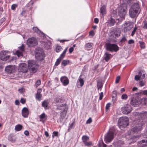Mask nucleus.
I'll list each match as a JSON object with an SVG mask.
<instances>
[{
  "mask_svg": "<svg viewBox=\"0 0 147 147\" xmlns=\"http://www.w3.org/2000/svg\"><path fill=\"white\" fill-rule=\"evenodd\" d=\"M139 6L138 3H134L129 9V13L130 17L134 18L138 14L139 10Z\"/></svg>",
  "mask_w": 147,
  "mask_h": 147,
  "instance_id": "nucleus-1",
  "label": "nucleus"
},
{
  "mask_svg": "<svg viewBox=\"0 0 147 147\" xmlns=\"http://www.w3.org/2000/svg\"><path fill=\"white\" fill-rule=\"evenodd\" d=\"M128 124V119L127 117H120L118 121V125L121 129L126 127Z\"/></svg>",
  "mask_w": 147,
  "mask_h": 147,
  "instance_id": "nucleus-2",
  "label": "nucleus"
},
{
  "mask_svg": "<svg viewBox=\"0 0 147 147\" xmlns=\"http://www.w3.org/2000/svg\"><path fill=\"white\" fill-rule=\"evenodd\" d=\"M105 47L107 51H114L116 52L119 50V47L116 44H111L110 43H108L105 45Z\"/></svg>",
  "mask_w": 147,
  "mask_h": 147,
  "instance_id": "nucleus-3",
  "label": "nucleus"
},
{
  "mask_svg": "<svg viewBox=\"0 0 147 147\" xmlns=\"http://www.w3.org/2000/svg\"><path fill=\"white\" fill-rule=\"evenodd\" d=\"M10 52L8 51H2L0 53V59L3 61H6L10 57Z\"/></svg>",
  "mask_w": 147,
  "mask_h": 147,
  "instance_id": "nucleus-4",
  "label": "nucleus"
},
{
  "mask_svg": "<svg viewBox=\"0 0 147 147\" xmlns=\"http://www.w3.org/2000/svg\"><path fill=\"white\" fill-rule=\"evenodd\" d=\"M127 8V6L126 4H123L121 5L118 9L119 15L121 17H122L126 13V11Z\"/></svg>",
  "mask_w": 147,
  "mask_h": 147,
  "instance_id": "nucleus-5",
  "label": "nucleus"
},
{
  "mask_svg": "<svg viewBox=\"0 0 147 147\" xmlns=\"http://www.w3.org/2000/svg\"><path fill=\"white\" fill-rule=\"evenodd\" d=\"M114 133L112 131H109L105 136L104 140L106 143L110 142L113 139L114 137Z\"/></svg>",
  "mask_w": 147,
  "mask_h": 147,
  "instance_id": "nucleus-6",
  "label": "nucleus"
},
{
  "mask_svg": "<svg viewBox=\"0 0 147 147\" xmlns=\"http://www.w3.org/2000/svg\"><path fill=\"white\" fill-rule=\"evenodd\" d=\"M27 44L29 46H34L37 45L38 42L36 38L32 37L28 39Z\"/></svg>",
  "mask_w": 147,
  "mask_h": 147,
  "instance_id": "nucleus-7",
  "label": "nucleus"
},
{
  "mask_svg": "<svg viewBox=\"0 0 147 147\" xmlns=\"http://www.w3.org/2000/svg\"><path fill=\"white\" fill-rule=\"evenodd\" d=\"M132 108L129 104L125 105L121 108V111L122 113L125 114H127L131 112L132 111Z\"/></svg>",
  "mask_w": 147,
  "mask_h": 147,
  "instance_id": "nucleus-8",
  "label": "nucleus"
},
{
  "mask_svg": "<svg viewBox=\"0 0 147 147\" xmlns=\"http://www.w3.org/2000/svg\"><path fill=\"white\" fill-rule=\"evenodd\" d=\"M140 98L136 97L135 98H131L130 101V104L134 106L138 105L140 104Z\"/></svg>",
  "mask_w": 147,
  "mask_h": 147,
  "instance_id": "nucleus-9",
  "label": "nucleus"
},
{
  "mask_svg": "<svg viewBox=\"0 0 147 147\" xmlns=\"http://www.w3.org/2000/svg\"><path fill=\"white\" fill-rule=\"evenodd\" d=\"M61 100L59 99L57 100H56V103L57 106V108L59 110H64L65 107V105L64 104H63L61 102Z\"/></svg>",
  "mask_w": 147,
  "mask_h": 147,
  "instance_id": "nucleus-10",
  "label": "nucleus"
},
{
  "mask_svg": "<svg viewBox=\"0 0 147 147\" xmlns=\"http://www.w3.org/2000/svg\"><path fill=\"white\" fill-rule=\"evenodd\" d=\"M18 69L22 72H26L28 70L27 65L25 63L20 64L19 65Z\"/></svg>",
  "mask_w": 147,
  "mask_h": 147,
  "instance_id": "nucleus-11",
  "label": "nucleus"
},
{
  "mask_svg": "<svg viewBox=\"0 0 147 147\" xmlns=\"http://www.w3.org/2000/svg\"><path fill=\"white\" fill-rule=\"evenodd\" d=\"M124 27L123 30L125 32L130 30L133 27V26L130 22H126L123 24Z\"/></svg>",
  "mask_w": 147,
  "mask_h": 147,
  "instance_id": "nucleus-12",
  "label": "nucleus"
},
{
  "mask_svg": "<svg viewBox=\"0 0 147 147\" xmlns=\"http://www.w3.org/2000/svg\"><path fill=\"white\" fill-rule=\"evenodd\" d=\"M15 69V66L9 65L5 67V70L8 73H11L14 71Z\"/></svg>",
  "mask_w": 147,
  "mask_h": 147,
  "instance_id": "nucleus-13",
  "label": "nucleus"
},
{
  "mask_svg": "<svg viewBox=\"0 0 147 147\" xmlns=\"http://www.w3.org/2000/svg\"><path fill=\"white\" fill-rule=\"evenodd\" d=\"M84 78H82V75L80 76L77 81V85L78 87H82L84 84Z\"/></svg>",
  "mask_w": 147,
  "mask_h": 147,
  "instance_id": "nucleus-14",
  "label": "nucleus"
},
{
  "mask_svg": "<svg viewBox=\"0 0 147 147\" xmlns=\"http://www.w3.org/2000/svg\"><path fill=\"white\" fill-rule=\"evenodd\" d=\"M60 81L63 85L66 86L69 83V80L68 78L66 76L62 77L60 78Z\"/></svg>",
  "mask_w": 147,
  "mask_h": 147,
  "instance_id": "nucleus-15",
  "label": "nucleus"
},
{
  "mask_svg": "<svg viewBox=\"0 0 147 147\" xmlns=\"http://www.w3.org/2000/svg\"><path fill=\"white\" fill-rule=\"evenodd\" d=\"M19 48L20 51L17 50L16 52V54L18 57H20L23 55L22 52L24 51V47L23 45L22 44Z\"/></svg>",
  "mask_w": 147,
  "mask_h": 147,
  "instance_id": "nucleus-16",
  "label": "nucleus"
},
{
  "mask_svg": "<svg viewBox=\"0 0 147 147\" xmlns=\"http://www.w3.org/2000/svg\"><path fill=\"white\" fill-rule=\"evenodd\" d=\"M134 114L136 116H139L140 118L142 119H144L147 117V112H144L140 113L138 112H136Z\"/></svg>",
  "mask_w": 147,
  "mask_h": 147,
  "instance_id": "nucleus-17",
  "label": "nucleus"
},
{
  "mask_svg": "<svg viewBox=\"0 0 147 147\" xmlns=\"http://www.w3.org/2000/svg\"><path fill=\"white\" fill-rule=\"evenodd\" d=\"M142 124L136 125L135 127L131 129V131L134 132H137L139 131L142 129Z\"/></svg>",
  "mask_w": 147,
  "mask_h": 147,
  "instance_id": "nucleus-18",
  "label": "nucleus"
},
{
  "mask_svg": "<svg viewBox=\"0 0 147 147\" xmlns=\"http://www.w3.org/2000/svg\"><path fill=\"white\" fill-rule=\"evenodd\" d=\"M29 114V111L26 107L24 108L22 110V115L23 117L26 118L28 117Z\"/></svg>",
  "mask_w": 147,
  "mask_h": 147,
  "instance_id": "nucleus-19",
  "label": "nucleus"
},
{
  "mask_svg": "<svg viewBox=\"0 0 147 147\" xmlns=\"http://www.w3.org/2000/svg\"><path fill=\"white\" fill-rule=\"evenodd\" d=\"M42 91V90L41 89H38V90L36 94V98L39 101L41 100V99L42 96V95L41 94Z\"/></svg>",
  "mask_w": 147,
  "mask_h": 147,
  "instance_id": "nucleus-20",
  "label": "nucleus"
},
{
  "mask_svg": "<svg viewBox=\"0 0 147 147\" xmlns=\"http://www.w3.org/2000/svg\"><path fill=\"white\" fill-rule=\"evenodd\" d=\"M138 145L140 146H144L147 145V138L139 142Z\"/></svg>",
  "mask_w": 147,
  "mask_h": 147,
  "instance_id": "nucleus-21",
  "label": "nucleus"
},
{
  "mask_svg": "<svg viewBox=\"0 0 147 147\" xmlns=\"http://www.w3.org/2000/svg\"><path fill=\"white\" fill-rule=\"evenodd\" d=\"M28 67H34L36 65V62L34 61L30 60L28 61Z\"/></svg>",
  "mask_w": 147,
  "mask_h": 147,
  "instance_id": "nucleus-22",
  "label": "nucleus"
},
{
  "mask_svg": "<svg viewBox=\"0 0 147 147\" xmlns=\"http://www.w3.org/2000/svg\"><path fill=\"white\" fill-rule=\"evenodd\" d=\"M106 7L105 5H103L100 8V13L103 16L106 14Z\"/></svg>",
  "mask_w": 147,
  "mask_h": 147,
  "instance_id": "nucleus-23",
  "label": "nucleus"
},
{
  "mask_svg": "<svg viewBox=\"0 0 147 147\" xmlns=\"http://www.w3.org/2000/svg\"><path fill=\"white\" fill-rule=\"evenodd\" d=\"M33 30L34 32H36L37 34H43L44 35H45V34L43 32H42L38 29V28L36 27H33Z\"/></svg>",
  "mask_w": 147,
  "mask_h": 147,
  "instance_id": "nucleus-24",
  "label": "nucleus"
},
{
  "mask_svg": "<svg viewBox=\"0 0 147 147\" xmlns=\"http://www.w3.org/2000/svg\"><path fill=\"white\" fill-rule=\"evenodd\" d=\"M69 61L68 60H63L61 64V67H63L69 64Z\"/></svg>",
  "mask_w": 147,
  "mask_h": 147,
  "instance_id": "nucleus-25",
  "label": "nucleus"
},
{
  "mask_svg": "<svg viewBox=\"0 0 147 147\" xmlns=\"http://www.w3.org/2000/svg\"><path fill=\"white\" fill-rule=\"evenodd\" d=\"M140 104L145 105L147 103V98H140Z\"/></svg>",
  "mask_w": 147,
  "mask_h": 147,
  "instance_id": "nucleus-26",
  "label": "nucleus"
},
{
  "mask_svg": "<svg viewBox=\"0 0 147 147\" xmlns=\"http://www.w3.org/2000/svg\"><path fill=\"white\" fill-rule=\"evenodd\" d=\"M36 54L35 55V57L36 59L39 60H40L42 59V54H40L39 52H36Z\"/></svg>",
  "mask_w": 147,
  "mask_h": 147,
  "instance_id": "nucleus-27",
  "label": "nucleus"
},
{
  "mask_svg": "<svg viewBox=\"0 0 147 147\" xmlns=\"http://www.w3.org/2000/svg\"><path fill=\"white\" fill-rule=\"evenodd\" d=\"M110 54L108 53L107 52L105 53V59L106 61H108L110 59L111 57Z\"/></svg>",
  "mask_w": 147,
  "mask_h": 147,
  "instance_id": "nucleus-28",
  "label": "nucleus"
},
{
  "mask_svg": "<svg viewBox=\"0 0 147 147\" xmlns=\"http://www.w3.org/2000/svg\"><path fill=\"white\" fill-rule=\"evenodd\" d=\"M22 127V125L20 124L17 125L16 126L15 129L17 131H19L21 130Z\"/></svg>",
  "mask_w": 147,
  "mask_h": 147,
  "instance_id": "nucleus-29",
  "label": "nucleus"
},
{
  "mask_svg": "<svg viewBox=\"0 0 147 147\" xmlns=\"http://www.w3.org/2000/svg\"><path fill=\"white\" fill-rule=\"evenodd\" d=\"M42 105L45 109H46L48 105L47 101L45 100L42 103Z\"/></svg>",
  "mask_w": 147,
  "mask_h": 147,
  "instance_id": "nucleus-30",
  "label": "nucleus"
},
{
  "mask_svg": "<svg viewBox=\"0 0 147 147\" xmlns=\"http://www.w3.org/2000/svg\"><path fill=\"white\" fill-rule=\"evenodd\" d=\"M142 75L141 72H139L138 73V74L135 76V80L136 81H138L140 80L141 76Z\"/></svg>",
  "mask_w": 147,
  "mask_h": 147,
  "instance_id": "nucleus-31",
  "label": "nucleus"
},
{
  "mask_svg": "<svg viewBox=\"0 0 147 147\" xmlns=\"http://www.w3.org/2000/svg\"><path fill=\"white\" fill-rule=\"evenodd\" d=\"M67 48H66L61 55L60 57L59 58L62 59L65 56V53L67 51Z\"/></svg>",
  "mask_w": 147,
  "mask_h": 147,
  "instance_id": "nucleus-32",
  "label": "nucleus"
},
{
  "mask_svg": "<svg viewBox=\"0 0 147 147\" xmlns=\"http://www.w3.org/2000/svg\"><path fill=\"white\" fill-rule=\"evenodd\" d=\"M115 22L114 19L112 17H111L110 20V24L111 26H113L115 24Z\"/></svg>",
  "mask_w": 147,
  "mask_h": 147,
  "instance_id": "nucleus-33",
  "label": "nucleus"
},
{
  "mask_svg": "<svg viewBox=\"0 0 147 147\" xmlns=\"http://www.w3.org/2000/svg\"><path fill=\"white\" fill-rule=\"evenodd\" d=\"M46 117V115L45 113H42L40 116V121H42Z\"/></svg>",
  "mask_w": 147,
  "mask_h": 147,
  "instance_id": "nucleus-34",
  "label": "nucleus"
},
{
  "mask_svg": "<svg viewBox=\"0 0 147 147\" xmlns=\"http://www.w3.org/2000/svg\"><path fill=\"white\" fill-rule=\"evenodd\" d=\"M29 68H30V71L31 73H35L36 71V69L34 67H30Z\"/></svg>",
  "mask_w": 147,
  "mask_h": 147,
  "instance_id": "nucleus-35",
  "label": "nucleus"
},
{
  "mask_svg": "<svg viewBox=\"0 0 147 147\" xmlns=\"http://www.w3.org/2000/svg\"><path fill=\"white\" fill-rule=\"evenodd\" d=\"M89 139V138L86 136H84L82 137V139L84 143L86 142Z\"/></svg>",
  "mask_w": 147,
  "mask_h": 147,
  "instance_id": "nucleus-36",
  "label": "nucleus"
},
{
  "mask_svg": "<svg viewBox=\"0 0 147 147\" xmlns=\"http://www.w3.org/2000/svg\"><path fill=\"white\" fill-rule=\"evenodd\" d=\"M114 34L115 36L118 37L120 36V32L119 30H116L115 31Z\"/></svg>",
  "mask_w": 147,
  "mask_h": 147,
  "instance_id": "nucleus-37",
  "label": "nucleus"
},
{
  "mask_svg": "<svg viewBox=\"0 0 147 147\" xmlns=\"http://www.w3.org/2000/svg\"><path fill=\"white\" fill-rule=\"evenodd\" d=\"M144 23V26H143V28L144 29H147V22L145 20H144L143 22Z\"/></svg>",
  "mask_w": 147,
  "mask_h": 147,
  "instance_id": "nucleus-38",
  "label": "nucleus"
},
{
  "mask_svg": "<svg viewBox=\"0 0 147 147\" xmlns=\"http://www.w3.org/2000/svg\"><path fill=\"white\" fill-rule=\"evenodd\" d=\"M62 48L61 46H57L56 49V51L57 53L59 52L62 49Z\"/></svg>",
  "mask_w": 147,
  "mask_h": 147,
  "instance_id": "nucleus-39",
  "label": "nucleus"
},
{
  "mask_svg": "<svg viewBox=\"0 0 147 147\" xmlns=\"http://www.w3.org/2000/svg\"><path fill=\"white\" fill-rule=\"evenodd\" d=\"M139 43L140 44V46L141 48L144 49L145 47V45L144 43L143 42L141 41H140Z\"/></svg>",
  "mask_w": 147,
  "mask_h": 147,
  "instance_id": "nucleus-40",
  "label": "nucleus"
},
{
  "mask_svg": "<svg viewBox=\"0 0 147 147\" xmlns=\"http://www.w3.org/2000/svg\"><path fill=\"white\" fill-rule=\"evenodd\" d=\"M128 96L125 94H123L121 96V99L123 100H126Z\"/></svg>",
  "mask_w": 147,
  "mask_h": 147,
  "instance_id": "nucleus-41",
  "label": "nucleus"
},
{
  "mask_svg": "<svg viewBox=\"0 0 147 147\" xmlns=\"http://www.w3.org/2000/svg\"><path fill=\"white\" fill-rule=\"evenodd\" d=\"M61 60V58H59L55 62V65L56 66L58 65L60 63Z\"/></svg>",
  "mask_w": 147,
  "mask_h": 147,
  "instance_id": "nucleus-42",
  "label": "nucleus"
},
{
  "mask_svg": "<svg viewBox=\"0 0 147 147\" xmlns=\"http://www.w3.org/2000/svg\"><path fill=\"white\" fill-rule=\"evenodd\" d=\"M41 84V82L40 80H38L36 82L35 85L36 88H37L38 86L40 85Z\"/></svg>",
  "mask_w": 147,
  "mask_h": 147,
  "instance_id": "nucleus-43",
  "label": "nucleus"
},
{
  "mask_svg": "<svg viewBox=\"0 0 147 147\" xmlns=\"http://www.w3.org/2000/svg\"><path fill=\"white\" fill-rule=\"evenodd\" d=\"M137 29V28L136 27H135L134 28V30L132 32V33L131 34V36H133L134 34H135L136 32Z\"/></svg>",
  "mask_w": 147,
  "mask_h": 147,
  "instance_id": "nucleus-44",
  "label": "nucleus"
},
{
  "mask_svg": "<svg viewBox=\"0 0 147 147\" xmlns=\"http://www.w3.org/2000/svg\"><path fill=\"white\" fill-rule=\"evenodd\" d=\"M75 123L74 122L72 123L70 125L69 129H71L73 128L75 126Z\"/></svg>",
  "mask_w": 147,
  "mask_h": 147,
  "instance_id": "nucleus-45",
  "label": "nucleus"
},
{
  "mask_svg": "<svg viewBox=\"0 0 147 147\" xmlns=\"http://www.w3.org/2000/svg\"><path fill=\"white\" fill-rule=\"evenodd\" d=\"M58 135V132L57 131H54L53 133L52 137L54 138V136H57Z\"/></svg>",
  "mask_w": 147,
  "mask_h": 147,
  "instance_id": "nucleus-46",
  "label": "nucleus"
},
{
  "mask_svg": "<svg viewBox=\"0 0 147 147\" xmlns=\"http://www.w3.org/2000/svg\"><path fill=\"white\" fill-rule=\"evenodd\" d=\"M111 103H108L106 105L105 107V109L106 111H107V110L109 109V108L111 106Z\"/></svg>",
  "mask_w": 147,
  "mask_h": 147,
  "instance_id": "nucleus-47",
  "label": "nucleus"
},
{
  "mask_svg": "<svg viewBox=\"0 0 147 147\" xmlns=\"http://www.w3.org/2000/svg\"><path fill=\"white\" fill-rule=\"evenodd\" d=\"M84 144L86 146H89L91 145H92V142H84Z\"/></svg>",
  "mask_w": 147,
  "mask_h": 147,
  "instance_id": "nucleus-48",
  "label": "nucleus"
},
{
  "mask_svg": "<svg viewBox=\"0 0 147 147\" xmlns=\"http://www.w3.org/2000/svg\"><path fill=\"white\" fill-rule=\"evenodd\" d=\"M8 140L12 142H14L15 141V139H13L11 136H9L8 138Z\"/></svg>",
  "mask_w": 147,
  "mask_h": 147,
  "instance_id": "nucleus-49",
  "label": "nucleus"
},
{
  "mask_svg": "<svg viewBox=\"0 0 147 147\" xmlns=\"http://www.w3.org/2000/svg\"><path fill=\"white\" fill-rule=\"evenodd\" d=\"M120 79V76H117L116 79L115 83H118L119 82Z\"/></svg>",
  "mask_w": 147,
  "mask_h": 147,
  "instance_id": "nucleus-50",
  "label": "nucleus"
},
{
  "mask_svg": "<svg viewBox=\"0 0 147 147\" xmlns=\"http://www.w3.org/2000/svg\"><path fill=\"white\" fill-rule=\"evenodd\" d=\"M101 144L99 143L98 144V146L99 147H106L107 146L103 142L102 143V146L101 145Z\"/></svg>",
  "mask_w": 147,
  "mask_h": 147,
  "instance_id": "nucleus-51",
  "label": "nucleus"
},
{
  "mask_svg": "<svg viewBox=\"0 0 147 147\" xmlns=\"http://www.w3.org/2000/svg\"><path fill=\"white\" fill-rule=\"evenodd\" d=\"M26 101V99L23 98H21L20 100V102L22 104H24Z\"/></svg>",
  "mask_w": 147,
  "mask_h": 147,
  "instance_id": "nucleus-52",
  "label": "nucleus"
},
{
  "mask_svg": "<svg viewBox=\"0 0 147 147\" xmlns=\"http://www.w3.org/2000/svg\"><path fill=\"white\" fill-rule=\"evenodd\" d=\"M124 1V4H126V3H130L131 1H132V0H123Z\"/></svg>",
  "mask_w": 147,
  "mask_h": 147,
  "instance_id": "nucleus-53",
  "label": "nucleus"
},
{
  "mask_svg": "<svg viewBox=\"0 0 147 147\" xmlns=\"http://www.w3.org/2000/svg\"><path fill=\"white\" fill-rule=\"evenodd\" d=\"M134 40L133 39L129 40L128 42V43L129 44L134 43Z\"/></svg>",
  "mask_w": 147,
  "mask_h": 147,
  "instance_id": "nucleus-54",
  "label": "nucleus"
},
{
  "mask_svg": "<svg viewBox=\"0 0 147 147\" xmlns=\"http://www.w3.org/2000/svg\"><path fill=\"white\" fill-rule=\"evenodd\" d=\"M17 5L16 4H13L12 5L11 8L12 10H14L15 9L16 7H17Z\"/></svg>",
  "mask_w": 147,
  "mask_h": 147,
  "instance_id": "nucleus-55",
  "label": "nucleus"
},
{
  "mask_svg": "<svg viewBox=\"0 0 147 147\" xmlns=\"http://www.w3.org/2000/svg\"><path fill=\"white\" fill-rule=\"evenodd\" d=\"M92 47V45L89 43H87L86 45V48H90Z\"/></svg>",
  "mask_w": 147,
  "mask_h": 147,
  "instance_id": "nucleus-56",
  "label": "nucleus"
},
{
  "mask_svg": "<svg viewBox=\"0 0 147 147\" xmlns=\"http://www.w3.org/2000/svg\"><path fill=\"white\" fill-rule=\"evenodd\" d=\"M92 122V119L91 118H89V119L86 121V123L88 124Z\"/></svg>",
  "mask_w": 147,
  "mask_h": 147,
  "instance_id": "nucleus-57",
  "label": "nucleus"
},
{
  "mask_svg": "<svg viewBox=\"0 0 147 147\" xmlns=\"http://www.w3.org/2000/svg\"><path fill=\"white\" fill-rule=\"evenodd\" d=\"M103 96V92H101L100 93L99 97V100H101L102 99Z\"/></svg>",
  "mask_w": 147,
  "mask_h": 147,
  "instance_id": "nucleus-58",
  "label": "nucleus"
},
{
  "mask_svg": "<svg viewBox=\"0 0 147 147\" xmlns=\"http://www.w3.org/2000/svg\"><path fill=\"white\" fill-rule=\"evenodd\" d=\"M145 85V83L142 81H141L140 82V85L141 86H143Z\"/></svg>",
  "mask_w": 147,
  "mask_h": 147,
  "instance_id": "nucleus-59",
  "label": "nucleus"
},
{
  "mask_svg": "<svg viewBox=\"0 0 147 147\" xmlns=\"http://www.w3.org/2000/svg\"><path fill=\"white\" fill-rule=\"evenodd\" d=\"M127 39L126 38V37L125 36H123V38H122L121 41L122 42H124L125 41H126Z\"/></svg>",
  "mask_w": 147,
  "mask_h": 147,
  "instance_id": "nucleus-60",
  "label": "nucleus"
},
{
  "mask_svg": "<svg viewBox=\"0 0 147 147\" xmlns=\"http://www.w3.org/2000/svg\"><path fill=\"white\" fill-rule=\"evenodd\" d=\"M66 116V114L65 113H61V117L62 118V119L64 118Z\"/></svg>",
  "mask_w": 147,
  "mask_h": 147,
  "instance_id": "nucleus-61",
  "label": "nucleus"
},
{
  "mask_svg": "<svg viewBox=\"0 0 147 147\" xmlns=\"http://www.w3.org/2000/svg\"><path fill=\"white\" fill-rule=\"evenodd\" d=\"M74 50V48L73 47H71L69 49V52L70 53H71Z\"/></svg>",
  "mask_w": 147,
  "mask_h": 147,
  "instance_id": "nucleus-62",
  "label": "nucleus"
},
{
  "mask_svg": "<svg viewBox=\"0 0 147 147\" xmlns=\"http://www.w3.org/2000/svg\"><path fill=\"white\" fill-rule=\"evenodd\" d=\"M139 138L137 136H134L132 138L133 140H134L135 142H136L138 140V139Z\"/></svg>",
  "mask_w": 147,
  "mask_h": 147,
  "instance_id": "nucleus-63",
  "label": "nucleus"
},
{
  "mask_svg": "<svg viewBox=\"0 0 147 147\" xmlns=\"http://www.w3.org/2000/svg\"><path fill=\"white\" fill-rule=\"evenodd\" d=\"M97 87L98 89H99V88H101L102 87V86L100 83H98Z\"/></svg>",
  "mask_w": 147,
  "mask_h": 147,
  "instance_id": "nucleus-64",
  "label": "nucleus"
}]
</instances>
